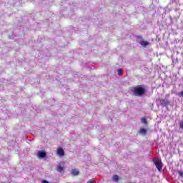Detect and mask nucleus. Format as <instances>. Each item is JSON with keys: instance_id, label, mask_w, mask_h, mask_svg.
I'll return each instance as SVG.
<instances>
[{"instance_id": "5", "label": "nucleus", "mask_w": 183, "mask_h": 183, "mask_svg": "<svg viewBox=\"0 0 183 183\" xmlns=\"http://www.w3.org/2000/svg\"><path fill=\"white\" fill-rule=\"evenodd\" d=\"M71 174L72 175H74V176L79 175V171L76 170V169H72Z\"/></svg>"}, {"instance_id": "2", "label": "nucleus", "mask_w": 183, "mask_h": 183, "mask_svg": "<svg viewBox=\"0 0 183 183\" xmlns=\"http://www.w3.org/2000/svg\"><path fill=\"white\" fill-rule=\"evenodd\" d=\"M154 164L156 165L158 171L161 172V160L159 159H154Z\"/></svg>"}, {"instance_id": "7", "label": "nucleus", "mask_w": 183, "mask_h": 183, "mask_svg": "<svg viewBox=\"0 0 183 183\" xmlns=\"http://www.w3.org/2000/svg\"><path fill=\"white\" fill-rule=\"evenodd\" d=\"M139 134H141L142 135H147V129L144 128H141L139 129Z\"/></svg>"}, {"instance_id": "13", "label": "nucleus", "mask_w": 183, "mask_h": 183, "mask_svg": "<svg viewBox=\"0 0 183 183\" xmlns=\"http://www.w3.org/2000/svg\"><path fill=\"white\" fill-rule=\"evenodd\" d=\"M87 183H94V181L92 179H89Z\"/></svg>"}, {"instance_id": "12", "label": "nucleus", "mask_w": 183, "mask_h": 183, "mask_svg": "<svg viewBox=\"0 0 183 183\" xmlns=\"http://www.w3.org/2000/svg\"><path fill=\"white\" fill-rule=\"evenodd\" d=\"M178 174H179V177H181L182 178L183 177V172L182 171H179Z\"/></svg>"}, {"instance_id": "14", "label": "nucleus", "mask_w": 183, "mask_h": 183, "mask_svg": "<svg viewBox=\"0 0 183 183\" xmlns=\"http://www.w3.org/2000/svg\"><path fill=\"white\" fill-rule=\"evenodd\" d=\"M179 97H183V91L180 92Z\"/></svg>"}, {"instance_id": "8", "label": "nucleus", "mask_w": 183, "mask_h": 183, "mask_svg": "<svg viewBox=\"0 0 183 183\" xmlns=\"http://www.w3.org/2000/svg\"><path fill=\"white\" fill-rule=\"evenodd\" d=\"M124 74V70L122 69H119L117 70V75L119 76H122V74Z\"/></svg>"}, {"instance_id": "9", "label": "nucleus", "mask_w": 183, "mask_h": 183, "mask_svg": "<svg viewBox=\"0 0 183 183\" xmlns=\"http://www.w3.org/2000/svg\"><path fill=\"white\" fill-rule=\"evenodd\" d=\"M113 181H115L116 182H118L119 181V177L117 174L113 175L112 177Z\"/></svg>"}, {"instance_id": "1", "label": "nucleus", "mask_w": 183, "mask_h": 183, "mask_svg": "<svg viewBox=\"0 0 183 183\" xmlns=\"http://www.w3.org/2000/svg\"><path fill=\"white\" fill-rule=\"evenodd\" d=\"M146 92L145 88H144L142 85H139L133 88V94H134L136 97H142Z\"/></svg>"}, {"instance_id": "10", "label": "nucleus", "mask_w": 183, "mask_h": 183, "mask_svg": "<svg viewBox=\"0 0 183 183\" xmlns=\"http://www.w3.org/2000/svg\"><path fill=\"white\" fill-rule=\"evenodd\" d=\"M141 122L142 124H144V125H148V122L147 121V118L144 117L141 119Z\"/></svg>"}, {"instance_id": "3", "label": "nucleus", "mask_w": 183, "mask_h": 183, "mask_svg": "<svg viewBox=\"0 0 183 183\" xmlns=\"http://www.w3.org/2000/svg\"><path fill=\"white\" fill-rule=\"evenodd\" d=\"M57 154H59V157H64L65 155V152L64 151V149L61 147L58 148Z\"/></svg>"}, {"instance_id": "6", "label": "nucleus", "mask_w": 183, "mask_h": 183, "mask_svg": "<svg viewBox=\"0 0 183 183\" xmlns=\"http://www.w3.org/2000/svg\"><path fill=\"white\" fill-rule=\"evenodd\" d=\"M139 44L142 45V46H148V45H149V42L145 41H142L139 42Z\"/></svg>"}, {"instance_id": "11", "label": "nucleus", "mask_w": 183, "mask_h": 183, "mask_svg": "<svg viewBox=\"0 0 183 183\" xmlns=\"http://www.w3.org/2000/svg\"><path fill=\"white\" fill-rule=\"evenodd\" d=\"M62 171H64V167H62V166H61V165H58L57 166V172H62Z\"/></svg>"}, {"instance_id": "4", "label": "nucleus", "mask_w": 183, "mask_h": 183, "mask_svg": "<svg viewBox=\"0 0 183 183\" xmlns=\"http://www.w3.org/2000/svg\"><path fill=\"white\" fill-rule=\"evenodd\" d=\"M39 158H45L46 157V153L45 152L39 151L37 154Z\"/></svg>"}]
</instances>
